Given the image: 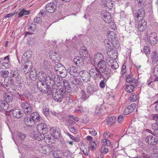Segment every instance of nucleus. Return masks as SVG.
Segmentation results:
<instances>
[{
	"label": "nucleus",
	"instance_id": "8fccbe9b",
	"mask_svg": "<svg viewBox=\"0 0 158 158\" xmlns=\"http://www.w3.org/2000/svg\"><path fill=\"white\" fill-rule=\"evenodd\" d=\"M24 122L25 124L28 126H30L31 123V118L28 117L24 118Z\"/></svg>",
	"mask_w": 158,
	"mask_h": 158
},
{
	"label": "nucleus",
	"instance_id": "bf43d9fd",
	"mask_svg": "<svg viewBox=\"0 0 158 158\" xmlns=\"http://www.w3.org/2000/svg\"><path fill=\"white\" fill-rule=\"evenodd\" d=\"M89 132L90 134L93 136H95L97 134V131L94 129H90Z\"/></svg>",
	"mask_w": 158,
	"mask_h": 158
},
{
	"label": "nucleus",
	"instance_id": "79ce46f5",
	"mask_svg": "<svg viewBox=\"0 0 158 158\" xmlns=\"http://www.w3.org/2000/svg\"><path fill=\"white\" fill-rule=\"evenodd\" d=\"M105 44L107 48V51L110 52L111 49V45L114 46V43L112 42H109L108 41L105 40Z\"/></svg>",
	"mask_w": 158,
	"mask_h": 158
},
{
	"label": "nucleus",
	"instance_id": "f257e3e1",
	"mask_svg": "<svg viewBox=\"0 0 158 158\" xmlns=\"http://www.w3.org/2000/svg\"><path fill=\"white\" fill-rule=\"evenodd\" d=\"M45 84L43 82L39 81L37 84V86L39 90L43 93L46 94L49 92V94L52 93V90L53 88L52 86L48 85L46 83Z\"/></svg>",
	"mask_w": 158,
	"mask_h": 158
},
{
	"label": "nucleus",
	"instance_id": "c9c22d12",
	"mask_svg": "<svg viewBox=\"0 0 158 158\" xmlns=\"http://www.w3.org/2000/svg\"><path fill=\"white\" fill-rule=\"evenodd\" d=\"M144 11L143 9H140L135 14V17L137 18L143 17L144 16Z\"/></svg>",
	"mask_w": 158,
	"mask_h": 158
},
{
	"label": "nucleus",
	"instance_id": "4be33fe9",
	"mask_svg": "<svg viewBox=\"0 0 158 158\" xmlns=\"http://www.w3.org/2000/svg\"><path fill=\"white\" fill-rule=\"evenodd\" d=\"M54 73L51 72H49L48 73V76L46 77L45 79V83L47 84L48 85H49L51 83V81L52 80H53V78L55 76Z\"/></svg>",
	"mask_w": 158,
	"mask_h": 158
},
{
	"label": "nucleus",
	"instance_id": "aec40b11",
	"mask_svg": "<svg viewBox=\"0 0 158 158\" xmlns=\"http://www.w3.org/2000/svg\"><path fill=\"white\" fill-rule=\"evenodd\" d=\"M56 8L55 4L52 2L48 3L45 6L46 10L49 13L54 12L56 10Z\"/></svg>",
	"mask_w": 158,
	"mask_h": 158
},
{
	"label": "nucleus",
	"instance_id": "6e6d98bb",
	"mask_svg": "<svg viewBox=\"0 0 158 158\" xmlns=\"http://www.w3.org/2000/svg\"><path fill=\"white\" fill-rule=\"evenodd\" d=\"M152 128L154 131V135L158 137V127L152 126Z\"/></svg>",
	"mask_w": 158,
	"mask_h": 158
},
{
	"label": "nucleus",
	"instance_id": "39448f33",
	"mask_svg": "<svg viewBox=\"0 0 158 158\" xmlns=\"http://www.w3.org/2000/svg\"><path fill=\"white\" fill-rule=\"evenodd\" d=\"M21 106L23 109L25 114H29L32 112V106L27 102H22L21 104Z\"/></svg>",
	"mask_w": 158,
	"mask_h": 158
},
{
	"label": "nucleus",
	"instance_id": "4c0bfd02",
	"mask_svg": "<svg viewBox=\"0 0 158 158\" xmlns=\"http://www.w3.org/2000/svg\"><path fill=\"white\" fill-rule=\"evenodd\" d=\"M46 75L45 73L41 71L37 73V77L39 81H42L44 79L45 80Z\"/></svg>",
	"mask_w": 158,
	"mask_h": 158
},
{
	"label": "nucleus",
	"instance_id": "c756f323",
	"mask_svg": "<svg viewBox=\"0 0 158 158\" xmlns=\"http://www.w3.org/2000/svg\"><path fill=\"white\" fill-rule=\"evenodd\" d=\"M3 97L4 100L7 102H10L13 100L11 95L9 93H4L3 94Z\"/></svg>",
	"mask_w": 158,
	"mask_h": 158
},
{
	"label": "nucleus",
	"instance_id": "9d476101",
	"mask_svg": "<svg viewBox=\"0 0 158 158\" xmlns=\"http://www.w3.org/2000/svg\"><path fill=\"white\" fill-rule=\"evenodd\" d=\"M10 56L8 55L2 59V61L0 64V67L2 69H8L9 67Z\"/></svg>",
	"mask_w": 158,
	"mask_h": 158
},
{
	"label": "nucleus",
	"instance_id": "412c9836",
	"mask_svg": "<svg viewBox=\"0 0 158 158\" xmlns=\"http://www.w3.org/2000/svg\"><path fill=\"white\" fill-rule=\"evenodd\" d=\"M14 81L11 77H6L4 81V85L7 87L12 88L14 86Z\"/></svg>",
	"mask_w": 158,
	"mask_h": 158
},
{
	"label": "nucleus",
	"instance_id": "c85d7f7f",
	"mask_svg": "<svg viewBox=\"0 0 158 158\" xmlns=\"http://www.w3.org/2000/svg\"><path fill=\"white\" fill-rule=\"evenodd\" d=\"M80 75L81 77L84 82H87L89 81V75L87 72H84L82 74H81Z\"/></svg>",
	"mask_w": 158,
	"mask_h": 158
},
{
	"label": "nucleus",
	"instance_id": "69168bd1",
	"mask_svg": "<svg viewBox=\"0 0 158 158\" xmlns=\"http://www.w3.org/2000/svg\"><path fill=\"white\" fill-rule=\"evenodd\" d=\"M97 145L96 143L89 144V147L92 150H94L95 149Z\"/></svg>",
	"mask_w": 158,
	"mask_h": 158
},
{
	"label": "nucleus",
	"instance_id": "864d4df0",
	"mask_svg": "<svg viewBox=\"0 0 158 158\" xmlns=\"http://www.w3.org/2000/svg\"><path fill=\"white\" fill-rule=\"evenodd\" d=\"M137 98V95L135 93H132L130 97V99L132 102L136 101Z\"/></svg>",
	"mask_w": 158,
	"mask_h": 158
},
{
	"label": "nucleus",
	"instance_id": "1a4fd4ad",
	"mask_svg": "<svg viewBox=\"0 0 158 158\" xmlns=\"http://www.w3.org/2000/svg\"><path fill=\"white\" fill-rule=\"evenodd\" d=\"M89 75L93 77L94 78H97L99 75L101 74L100 73L99 70L93 65L91 66V69H89Z\"/></svg>",
	"mask_w": 158,
	"mask_h": 158
},
{
	"label": "nucleus",
	"instance_id": "4468645a",
	"mask_svg": "<svg viewBox=\"0 0 158 158\" xmlns=\"http://www.w3.org/2000/svg\"><path fill=\"white\" fill-rule=\"evenodd\" d=\"M37 131L40 133L46 134L48 131L47 125L44 123L38 124L37 126Z\"/></svg>",
	"mask_w": 158,
	"mask_h": 158
},
{
	"label": "nucleus",
	"instance_id": "a211bd4d",
	"mask_svg": "<svg viewBox=\"0 0 158 158\" xmlns=\"http://www.w3.org/2000/svg\"><path fill=\"white\" fill-rule=\"evenodd\" d=\"M12 114L14 117L17 118H19L23 117V113L20 109L15 108L12 110Z\"/></svg>",
	"mask_w": 158,
	"mask_h": 158
},
{
	"label": "nucleus",
	"instance_id": "37998d69",
	"mask_svg": "<svg viewBox=\"0 0 158 158\" xmlns=\"http://www.w3.org/2000/svg\"><path fill=\"white\" fill-rule=\"evenodd\" d=\"M43 112L46 116H47L49 114V110L47 106H44L43 107Z\"/></svg>",
	"mask_w": 158,
	"mask_h": 158
},
{
	"label": "nucleus",
	"instance_id": "f8f14e48",
	"mask_svg": "<svg viewBox=\"0 0 158 158\" xmlns=\"http://www.w3.org/2000/svg\"><path fill=\"white\" fill-rule=\"evenodd\" d=\"M101 17L103 20L107 23H109L111 21V17L110 14L108 12L104 10L101 14Z\"/></svg>",
	"mask_w": 158,
	"mask_h": 158
},
{
	"label": "nucleus",
	"instance_id": "09e8293b",
	"mask_svg": "<svg viewBox=\"0 0 158 158\" xmlns=\"http://www.w3.org/2000/svg\"><path fill=\"white\" fill-rule=\"evenodd\" d=\"M81 98L83 101L85 100L88 98V97L86 95L85 91H81Z\"/></svg>",
	"mask_w": 158,
	"mask_h": 158
},
{
	"label": "nucleus",
	"instance_id": "72a5a7b5",
	"mask_svg": "<svg viewBox=\"0 0 158 158\" xmlns=\"http://www.w3.org/2000/svg\"><path fill=\"white\" fill-rule=\"evenodd\" d=\"M7 102L2 100H0V107L2 109H7L9 107V105Z\"/></svg>",
	"mask_w": 158,
	"mask_h": 158
},
{
	"label": "nucleus",
	"instance_id": "603ef678",
	"mask_svg": "<svg viewBox=\"0 0 158 158\" xmlns=\"http://www.w3.org/2000/svg\"><path fill=\"white\" fill-rule=\"evenodd\" d=\"M114 59V58H113V57L108 56L106 57V61L109 65V64H110L109 63L112 64V62H114L115 60Z\"/></svg>",
	"mask_w": 158,
	"mask_h": 158
},
{
	"label": "nucleus",
	"instance_id": "9b49d317",
	"mask_svg": "<svg viewBox=\"0 0 158 158\" xmlns=\"http://www.w3.org/2000/svg\"><path fill=\"white\" fill-rule=\"evenodd\" d=\"M50 132L54 139H59L60 136V130L58 127H53L50 129Z\"/></svg>",
	"mask_w": 158,
	"mask_h": 158
},
{
	"label": "nucleus",
	"instance_id": "0e129e2a",
	"mask_svg": "<svg viewBox=\"0 0 158 158\" xmlns=\"http://www.w3.org/2000/svg\"><path fill=\"white\" fill-rule=\"evenodd\" d=\"M34 22L37 23H40L42 22V19L40 17H36L34 20Z\"/></svg>",
	"mask_w": 158,
	"mask_h": 158
},
{
	"label": "nucleus",
	"instance_id": "338daca9",
	"mask_svg": "<svg viewBox=\"0 0 158 158\" xmlns=\"http://www.w3.org/2000/svg\"><path fill=\"white\" fill-rule=\"evenodd\" d=\"M123 115H120L118 117V121L119 123H121L123 120Z\"/></svg>",
	"mask_w": 158,
	"mask_h": 158
},
{
	"label": "nucleus",
	"instance_id": "a19ab883",
	"mask_svg": "<svg viewBox=\"0 0 158 158\" xmlns=\"http://www.w3.org/2000/svg\"><path fill=\"white\" fill-rule=\"evenodd\" d=\"M116 121V118L114 116H111L108 118L107 120V124L109 125L114 124Z\"/></svg>",
	"mask_w": 158,
	"mask_h": 158
},
{
	"label": "nucleus",
	"instance_id": "f03ea898",
	"mask_svg": "<svg viewBox=\"0 0 158 158\" xmlns=\"http://www.w3.org/2000/svg\"><path fill=\"white\" fill-rule=\"evenodd\" d=\"M54 69L56 73L60 74L62 77L66 76L67 72L64 66L62 64H58L54 66Z\"/></svg>",
	"mask_w": 158,
	"mask_h": 158
},
{
	"label": "nucleus",
	"instance_id": "e433bc0d",
	"mask_svg": "<svg viewBox=\"0 0 158 158\" xmlns=\"http://www.w3.org/2000/svg\"><path fill=\"white\" fill-rule=\"evenodd\" d=\"M73 62L77 66H80L83 64L82 59L78 56H76L73 59Z\"/></svg>",
	"mask_w": 158,
	"mask_h": 158
},
{
	"label": "nucleus",
	"instance_id": "423d86ee",
	"mask_svg": "<svg viewBox=\"0 0 158 158\" xmlns=\"http://www.w3.org/2000/svg\"><path fill=\"white\" fill-rule=\"evenodd\" d=\"M104 57L103 55L100 53H97L94 56H89V58L91 63H97L99 61L102 60Z\"/></svg>",
	"mask_w": 158,
	"mask_h": 158
},
{
	"label": "nucleus",
	"instance_id": "7ed1b4c3",
	"mask_svg": "<svg viewBox=\"0 0 158 158\" xmlns=\"http://www.w3.org/2000/svg\"><path fill=\"white\" fill-rule=\"evenodd\" d=\"M26 62L22 63L23 65L22 66V72L24 74H26L30 72L32 67V64L30 61L26 60Z\"/></svg>",
	"mask_w": 158,
	"mask_h": 158
},
{
	"label": "nucleus",
	"instance_id": "49530a36",
	"mask_svg": "<svg viewBox=\"0 0 158 158\" xmlns=\"http://www.w3.org/2000/svg\"><path fill=\"white\" fill-rule=\"evenodd\" d=\"M153 74L156 78L155 79L158 81V65L156 66L153 70Z\"/></svg>",
	"mask_w": 158,
	"mask_h": 158
},
{
	"label": "nucleus",
	"instance_id": "4d7b16f0",
	"mask_svg": "<svg viewBox=\"0 0 158 158\" xmlns=\"http://www.w3.org/2000/svg\"><path fill=\"white\" fill-rule=\"evenodd\" d=\"M45 134H43L42 133V135H38L37 136H36L35 138H36V140H42L45 138V136H44Z\"/></svg>",
	"mask_w": 158,
	"mask_h": 158
},
{
	"label": "nucleus",
	"instance_id": "cd10ccee",
	"mask_svg": "<svg viewBox=\"0 0 158 158\" xmlns=\"http://www.w3.org/2000/svg\"><path fill=\"white\" fill-rule=\"evenodd\" d=\"M87 93L90 95H92L96 90L95 86L93 84H89L87 88Z\"/></svg>",
	"mask_w": 158,
	"mask_h": 158
},
{
	"label": "nucleus",
	"instance_id": "2eb2a0df",
	"mask_svg": "<svg viewBox=\"0 0 158 158\" xmlns=\"http://www.w3.org/2000/svg\"><path fill=\"white\" fill-rule=\"evenodd\" d=\"M50 57L52 61L56 63L60 61L61 56L59 53L54 52L50 54Z\"/></svg>",
	"mask_w": 158,
	"mask_h": 158
},
{
	"label": "nucleus",
	"instance_id": "e2e57ef3",
	"mask_svg": "<svg viewBox=\"0 0 158 158\" xmlns=\"http://www.w3.org/2000/svg\"><path fill=\"white\" fill-rule=\"evenodd\" d=\"M35 28V26L34 24H32L31 25L28 26V29L29 31H33Z\"/></svg>",
	"mask_w": 158,
	"mask_h": 158
},
{
	"label": "nucleus",
	"instance_id": "13d9d810",
	"mask_svg": "<svg viewBox=\"0 0 158 158\" xmlns=\"http://www.w3.org/2000/svg\"><path fill=\"white\" fill-rule=\"evenodd\" d=\"M66 134L68 135L71 139L74 140L75 141L78 142L79 141V139L74 137L73 136L70 135L69 133H67Z\"/></svg>",
	"mask_w": 158,
	"mask_h": 158
},
{
	"label": "nucleus",
	"instance_id": "bb28decb",
	"mask_svg": "<svg viewBox=\"0 0 158 158\" xmlns=\"http://www.w3.org/2000/svg\"><path fill=\"white\" fill-rule=\"evenodd\" d=\"M53 149L50 147L43 146L40 150V152L43 154L49 153L52 152Z\"/></svg>",
	"mask_w": 158,
	"mask_h": 158
},
{
	"label": "nucleus",
	"instance_id": "5701e85b",
	"mask_svg": "<svg viewBox=\"0 0 158 158\" xmlns=\"http://www.w3.org/2000/svg\"><path fill=\"white\" fill-rule=\"evenodd\" d=\"M115 34L113 31H109L106 35L107 39L105 40L114 43V41L115 40Z\"/></svg>",
	"mask_w": 158,
	"mask_h": 158
},
{
	"label": "nucleus",
	"instance_id": "3c124183",
	"mask_svg": "<svg viewBox=\"0 0 158 158\" xmlns=\"http://www.w3.org/2000/svg\"><path fill=\"white\" fill-rule=\"evenodd\" d=\"M143 50L144 52L146 55H148L150 53V49L148 46H145L143 48Z\"/></svg>",
	"mask_w": 158,
	"mask_h": 158
},
{
	"label": "nucleus",
	"instance_id": "de8ad7c7",
	"mask_svg": "<svg viewBox=\"0 0 158 158\" xmlns=\"http://www.w3.org/2000/svg\"><path fill=\"white\" fill-rule=\"evenodd\" d=\"M134 89V86L132 85H128L126 87V91L128 93H131L133 91Z\"/></svg>",
	"mask_w": 158,
	"mask_h": 158
},
{
	"label": "nucleus",
	"instance_id": "774afa93",
	"mask_svg": "<svg viewBox=\"0 0 158 158\" xmlns=\"http://www.w3.org/2000/svg\"><path fill=\"white\" fill-rule=\"evenodd\" d=\"M85 108H83L81 106H79L78 107H77L76 108V111H80L81 112H83L84 111H85Z\"/></svg>",
	"mask_w": 158,
	"mask_h": 158
},
{
	"label": "nucleus",
	"instance_id": "ddd939ff",
	"mask_svg": "<svg viewBox=\"0 0 158 158\" xmlns=\"http://www.w3.org/2000/svg\"><path fill=\"white\" fill-rule=\"evenodd\" d=\"M145 142L152 145H155L157 143V139L154 136L149 135L145 139Z\"/></svg>",
	"mask_w": 158,
	"mask_h": 158
},
{
	"label": "nucleus",
	"instance_id": "393cba45",
	"mask_svg": "<svg viewBox=\"0 0 158 158\" xmlns=\"http://www.w3.org/2000/svg\"><path fill=\"white\" fill-rule=\"evenodd\" d=\"M31 52L30 51H27L26 52L23 56L22 58V63L26 62V60L28 61L29 58L31 57Z\"/></svg>",
	"mask_w": 158,
	"mask_h": 158
},
{
	"label": "nucleus",
	"instance_id": "58836bf2",
	"mask_svg": "<svg viewBox=\"0 0 158 158\" xmlns=\"http://www.w3.org/2000/svg\"><path fill=\"white\" fill-rule=\"evenodd\" d=\"M29 11L24 9H22L20 10V12L18 13V17H21L23 16L28 15Z\"/></svg>",
	"mask_w": 158,
	"mask_h": 158
},
{
	"label": "nucleus",
	"instance_id": "c03bdc74",
	"mask_svg": "<svg viewBox=\"0 0 158 158\" xmlns=\"http://www.w3.org/2000/svg\"><path fill=\"white\" fill-rule=\"evenodd\" d=\"M9 74V72L7 70L0 71V76L2 78L7 77Z\"/></svg>",
	"mask_w": 158,
	"mask_h": 158
},
{
	"label": "nucleus",
	"instance_id": "20e7f679",
	"mask_svg": "<svg viewBox=\"0 0 158 158\" xmlns=\"http://www.w3.org/2000/svg\"><path fill=\"white\" fill-rule=\"evenodd\" d=\"M62 76L60 77V75H56L55 76L53 80H51V83L50 84L49 86H52V87L54 86V85H55L56 86L60 89H61V88L60 85H61L60 83L62 82Z\"/></svg>",
	"mask_w": 158,
	"mask_h": 158
},
{
	"label": "nucleus",
	"instance_id": "f704fd0d",
	"mask_svg": "<svg viewBox=\"0 0 158 158\" xmlns=\"http://www.w3.org/2000/svg\"><path fill=\"white\" fill-rule=\"evenodd\" d=\"M103 2L104 6L106 7L108 9L111 10L113 6V3L112 1L104 0Z\"/></svg>",
	"mask_w": 158,
	"mask_h": 158
},
{
	"label": "nucleus",
	"instance_id": "ea45409f",
	"mask_svg": "<svg viewBox=\"0 0 158 158\" xmlns=\"http://www.w3.org/2000/svg\"><path fill=\"white\" fill-rule=\"evenodd\" d=\"M37 73L35 70H32L30 73V76L31 79L33 81H35L37 78Z\"/></svg>",
	"mask_w": 158,
	"mask_h": 158
},
{
	"label": "nucleus",
	"instance_id": "0eeeda50",
	"mask_svg": "<svg viewBox=\"0 0 158 158\" xmlns=\"http://www.w3.org/2000/svg\"><path fill=\"white\" fill-rule=\"evenodd\" d=\"M55 89H53L52 90V97L54 100L60 102L62 101L63 98V94L59 91H56Z\"/></svg>",
	"mask_w": 158,
	"mask_h": 158
},
{
	"label": "nucleus",
	"instance_id": "dca6fc26",
	"mask_svg": "<svg viewBox=\"0 0 158 158\" xmlns=\"http://www.w3.org/2000/svg\"><path fill=\"white\" fill-rule=\"evenodd\" d=\"M157 36L156 33L151 32L149 34L148 38L150 43L151 45H154L156 44L157 42Z\"/></svg>",
	"mask_w": 158,
	"mask_h": 158
},
{
	"label": "nucleus",
	"instance_id": "b1692460",
	"mask_svg": "<svg viewBox=\"0 0 158 158\" xmlns=\"http://www.w3.org/2000/svg\"><path fill=\"white\" fill-rule=\"evenodd\" d=\"M135 108V104H132L129 105L125 110L124 113L125 115H127L132 112Z\"/></svg>",
	"mask_w": 158,
	"mask_h": 158
},
{
	"label": "nucleus",
	"instance_id": "680f3d73",
	"mask_svg": "<svg viewBox=\"0 0 158 158\" xmlns=\"http://www.w3.org/2000/svg\"><path fill=\"white\" fill-rule=\"evenodd\" d=\"M19 137L22 140H24L26 137V135L19 132L18 134Z\"/></svg>",
	"mask_w": 158,
	"mask_h": 158
},
{
	"label": "nucleus",
	"instance_id": "7c9ffc66",
	"mask_svg": "<svg viewBox=\"0 0 158 158\" xmlns=\"http://www.w3.org/2000/svg\"><path fill=\"white\" fill-rule=\"evenodd\" d=\"M80 54L81 57H87L88 56V52L86 48L83 46L81 47L80 49Z\"/></svg>",
	"mask_w": 158,
	"mask_h": 158
},
{
	"label": "nucleus",
	"instance_id": "052dcab7",
	"mask_svg": "<svg viewBox=\"0 0 158 158\" xmlns=\"http://www.w3.org/2000/svg\"><path fill=\"white\" fill-rule=\"evenodd\" d=\"M12 76L14 78H16L19 75V71L17 70L16 71H15L14 72H13L12 73Z\"/></svg>",
	"mask_w": 158,
	"mask_h": 158
},
{
	"label": "nucleus",
	"instance_id": "f3484780",
	"mask_svg": "<svg viewBox=\"0 0 158 158\" xmlns=\"http://www.w3.org/2000/svg\"><path fill=\"white\" fill-rule=\"evenodd\" d=\"M146 27L147 23L144 19H142L139 21L138 28L139 31H143L145 29Z\"/></svg>",
	"mask_w": 158,
	"mask_h": 158
},
{
	"label": "nucleus",
	"instance_id": "473e14b6",
	"mask_svg": "<svg viewBox=\"0 0 158 158\" xmlns=\"http://www.w3.org/2000/svg\"><path fill=\"white\" fill-rule=\"evenodd\" d=\"M70 81L73 84L76 85H79L81 84L80 79L75 77H71L70 79Z\"/></svg>",
	"mask_w": 158,
	"mask_h": 158
},
{
	"label": "nucleus",
	"instance_id": "6e6552de",
	"mask_svg": "<svg viewBox=\"0 0 158 158\" xmlns=\"http://www.w3.org/2000/svg\"><path fill=\"white\" fill-rule=\"evenodd\" d=\"M68 71L71 75L76 77L82 73V71L79 72L78 68L77 67L75 68L73 66H70L68 68Z\"/></svg>",
	"mask_w": 158,
	"mask_h": 158
},
{
	"label": "nucleus",
	"instance_id": "2f4dec72",
	"mask_svg": "<svg viewBox=\"0 0 158 158\" xmlns=\"http://www.w3.org/2000/svg\"><path fill=\"white\" fill-rule=\"evenodd\" d=\"M31 118L33 121L38 122L40 119L39 114L37 112L32 113L30 115Z\"/></svg>",
	"mask_w": 158,
	"mask_h": 158
},
{
	"label": "nucleus",
	"instance_id": "a878e982",
	"mask_svg": "<svg viewBox=\"0 0 158 158\" xmlns=\"http://www.w3.org/2000/svg\"><path fill=\"white\" fill-rule=\"evenodd\" d=\"M60 87L61 88V89H60L62 92L64 91H66V89H68L69 86V83L67 80H64L63 81L62 80V82L61 83Z\"/></svg>",
	"mask_w": 158,
	"mask_h": 158
},
{
	"label": "nucleus",
	"instance_id": "5fc2aeb1",
	"mask_svg": "<svg viewBox=\"0 0 158 158\" xmlns=\"http://www.w3.org/2000/svg\"><path fill=\"white\" fill-rule=\"evenodd\" d=\"M111 134L108 132H106L103 134L104 137L106 139H109L111 136Z\"/></svg>",
	"mask_w": 158,
	"mask_h": 158
},
{
	"label": "nucleus",
	"instance_id": "6ab92c4d",
	"mask_svg": "<svg viewBox=\"0 0 158 158\" xmlns=\"http://www.w3.org/2000/svg\"><path fill=\"white\" fill-rule=\"evenodd\" d=\"M98 67L100 73H102L105 71L106 68V63L104 60H101L98 64Z\"/></svg>",
	"mask_w": 158,
	"mask_h": 158
},
{
	"label": "nucleus",
	"instance_id": "a18cd8bd",
	"mask_svg": "<svg viewBox=\"0 0 158 158\" xmlns=\"http://www.w3.org/2000/svg\"><path fill=\"white\" fill-rule=\"evenodd\" d=\"M109 64V66H110L113 69H116L118 67V64L116 60L112 62V64L110 63Z\"/></svg>",
	"mask_w": 158,
	"mask_h": 158
}]
</instances>
